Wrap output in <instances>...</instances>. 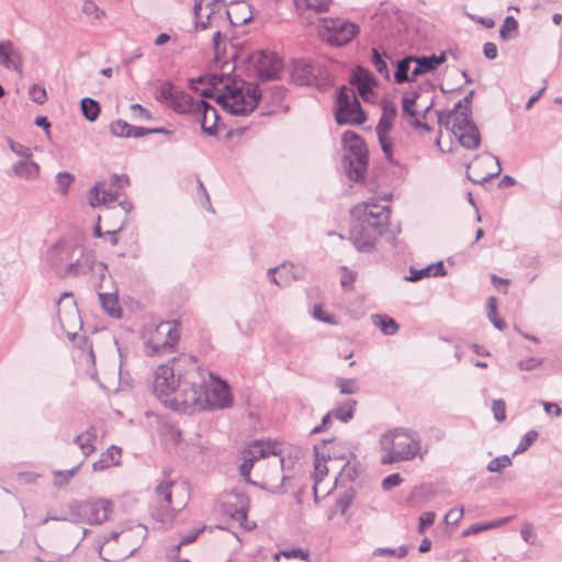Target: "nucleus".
<instances>
[{"mask_svg":"<svg viewBox=\"0 0 562 562\" xmlns=\"http://www.w3.org/2000/svg\"><path fill=\"white\" fill-rule=\"evenodd\" d=\"M384 454L382 464L413 460L420 451V440L416 431L406 428H395L384 432L380 439Z\"/></svg>","mask_w":562,"mask_h":562,"instance_id":"nucleus-5","label":"nucleus"},{"mask_svg":"<svg viewBox=\"0 0 562 562\" xmlns=\"http://www.w3.org/2000/svg\"><path fill=\"white\" fill-rule=\"evenodd\" d=\"M90 283L91 286L97 291L100 292L103 289V282L109 277V268L108 265L103 261H94L90 272Z\"/></svg>","mask_w":562,"mask_h":562,"instance_id":"nucleus-29","label":"nucleus"},{"mask_svg":"<svg viewBox=\"0 0 562 562\" xmlns=\"http://www.w3.org/2000/svg\"><path fill=\"white\" fill-rule=\"evenodd\" d=\"M415 59L414 55H408L396 63V69L394 71V81L397 85H402L405 82H412L415 80L413 77V71L409 75L411 65Z\"/></svg>","mask_w":562,"mask_h":562,"instance_id":"nucleus-26","label":"nucleus"},{"mask_svg":"<svg viewBox=\"0 0 562 562\" xmlns=\"http://www.w3.org/2000/svg\"><path fill=\"white\" fill-rule=\"evenodd\" d=\"M81 464L82 462L67 471H55L54 485L57 487L66 486L69 483L70 479H72L77 474Z\"/></svg>","mask_w":562,"mask_h":562,"instance_id":"nucleus-41","label":"nucleus"},{"mask_svg":"<svg viewBox=\"0 0 562 562\" xmlns=\"http://www.w3.org/2000/svg\"><path fill=\"white\" fill-rule=\"evenodd\" d=\"M512 464V459L507 456H499L491 460L486 467L488 472H501L503 469Z\"/></svg>","mask_w":562,"mask_h":562,"instance_id":"nucleus-46","label":"nucleus"},{"mask_svg":"<svg viewBox=\"0 0 562 562\" xmlns=\"http://www.w3.org/2000/svg\"><path fill=\"white\" fill-rule=\"evenodd\" d=\"M447 60L446 52H442L439 55H430V56H415L413 63L416 64L413 69V77L415 79L420 76L431 71H435L441 64Z\"/></svg>","mask_w":562,"mask_h":562,"instance_id":"nucleus-20","label":"nucleus"},{"mask_svg":"<svg viewBox=\"0 0 562 562\" xmlns=\"http://www.w3.org/2000/svg\"><path fill=\"white\" fill-rule=\"evenodd\" d=\"M402 481L403 479L398 473L390 474L382 480V488L384 491H390L391 488L398 486Z\"/></svg>","mask_w":562,"mask_h":562,"instance_id":"nucleus-63","label":"nucleus"},{"mask_svg":"<svg viewBox=\"0 0 562 562\" xmlns=\"http://www.w3.org/2000/svg\"><path fill=\"white\" fill-rule=\"evenodd\" d=\"M371 318L373 325L380 328V330L386 336H393L398 331L400 326L391 316L373 314Z\"/></svg>","mask_w":562,"mask_h":562,"instance_id":"nucleus-30","label":"nucleus"},{"mask_svg":"<svg viewBox=\"0 0 562 562\" xmlns=\"http://www.w3.org/2000/svg\"><path fill=\"white\" fill-rule=\"evenodd\" d=\"M392 127H393V121L380 117V120L376 124V127H375L378 138L387 136V134L391 132Z\"/></svg>","mask_w":562,"mask_h":562,"instance_id":"nucleus-59","label":"nucleus"},{"mask_svg":"<svg viewBox=\"0 0 562 562\" xmlns=\"http://www.w3.org/2000/svg\"><path fill=\"white\" fill-rule=\"evenodd\" d=\"M463 506L459 507V508H452L450 509L446 515H445V522L446 524H451V525H457L460 519L463 517Z\"/></svg>","mask_w":562,"mask_h":562,"instance_id":"nucleus-64","label":"nucleus"},{"mask_svg":"<svg viewBox=\"0 0 562 562\" xmlns=\"http://www.w3.org/2000/svg\"><path fill=\"white\" fill-rule=\"evenodd\" d=\"M231 496L234 499H227L223 503L224 513L234 520L239 521L247 530L255 528L256 524L247 525L248 497L243 493H232Z\"/></svg>","mask_w":562,"mask_h":562,"instance_id":"nucleus-15","label":"nucleus"},{"mask_svg":"<svg viewBox=\"0 0 562 562\" xmlns=\"http://www.w3.org/2000/svg\"><path fill=\"white\" fill-rule=\"evenodd\" d=\"M382 115L381 117L393 121L397 115V108L395 103L387 99L381 101Z\"/></svg>","mask_w":562,"mask_h":562,"instance_id":"nucleus-55","label":"nucleus"},{"mask_svg":"<svg viewBox=\"0 0 562 562\" xmlns=\"http://www.w3.org/2000/svg\"><path fill=\"white\" fill-rule=\"evenodd\" d=\"M29 95L32 99V101L37 104L45 103V101L47 99V93H46L45 88L37 83H34L31 86V88L29 90Z\"/></svg>","mask_w":562,"mask_h":562,"instance_id":"nucleus-50","label":"nucleus"},{"mask_svg":"<svg viewBox=\"0 0 562 562\" xmlns=\"http://www.w3.org/2000/svg\"><path fill=\"white\" fill-rule=\"evenodd\" d=\"M13 172L23 179H36L40 175L38 164L29 159H21L13 165Z\"/></svg>","mask_w":562,"mask_h":562,"instance_id":"nucleus-28","label":"nucleus"},{"mask_svg":"<svg viewBox=\"0 0 562 562\" xmlns=\"http://www.w3.org/2000/svg\"><path fill=\"white\" fill-rule=\"evenodd\" d=\"M416 102L411 98L408 92H405L402 98V113L404 116L415 117L417 111L414 109Z\"/></svg>","mask_w":562,"mask_h":562,"instance_id":"nucleus-52","label":"nucleus"},{"mask_svg":"<svg viewBox=\"0 0 562 562\" xmlns=\"http://www.w3.org/2000/svg\"><path fill=\"white\" fill-rule=\"evenodd\" d=\"M177 92L178 90L176 89L175 85L169 80H165L156 90V99L159 102L169 105Z\"/></svg>","mask_w":562,"mask_h":562,"instance_id":"nucleus-36","label":"nucleus"},{"mask_svg":"<svg viewBox=\"0 0 562 562\" xmlns=\"http://www.w3.org/2000/svg\"><path fill=\"white\" fill-rule=\"evenodd\" d=\"M157 335H165L166 339L162 342H154L153 340L148 342L153 353L171 351L180 338L178 323L161 322L157 326Z\"/></svg>","mask_w":562,"mask_h":562,"instance_id":"nucleus-17","label":"nucleus"},{"mask_svg":"<svg viewBox=\"0 0 562 562\" xmlns=\"http://www.w3.org/2000/svg\"><path fill=\"white\" fill-rule=\"evenodd\" d=\"M356 405L357 401L348 400L341 406L331 409L330 412L334 418L340 420L341 423H348L353 418Z\"/></svg>","mask_w":562,"mask_h":562,"instance_id":"nucleus-35","label":"nucleus"},{"mask_svg":"<svg viewBox=\"0 0 562 562\" xmlns=\"http://www.w3.org/2000/svg\"><path fill=\"white\" fill-rule=\"evenodd\" d=\"M436 515L434 512H425L419 516L418 532L424 533L426 528L431 526L435 521Z\"/></svg>","mask_w":562,"mask_h":562,"instance_id":"nucleus-61","label":"nucleus"},{"mask_svg":"<svg viewBox=\"0 0 562 562\" xmlns=\"http://www.w3.org/2000/svg\"><path fill=\"white\" fill-rule=\"evenodd\" d=\"M509 519H510L509 517H505L497 521H491V522H486V524H473L462 532V536L467 537V536L476 535L479 532L488 530L491 528L498 527V526L505 524L506 521H508Z\"/></svg>","mask_w":562,"mask_h":562,"instance_id":"nucleus-38","label":"nucleus"},{"mask_svg":"<svg viewBox=\"0 0 562 562\" xmlns=\"http://www.w3.org/2000/svg\"><path fill=\"white\" fill-rule=\"evenodd\" d=\"M80 109L83 117L89 122H94L100 115V103L89 97L81 99Z\"/></svg>","mask_w":562,"mask_h":562,"instance_id":"nucleus-33","label":"nucleus"},{"mask_svg":"<svg viewBox=\"0 0 562 562\" xmlns=\"http://www.w3.org/2000/svg\"><path fill=\"white\" fill-rule=\"evenodd\" d=\"M542 363H543L542 358L530 357V358L520 360L517 366L521 371H531V370L540 367Z\"/></svg>","mask_w":562,"mask_h":562,"instance_id":"nucleus-58","label":"nucleus"},{"mask_svg":"<svg viewBox=\"0 0 562 562\" xmlns=\"http://www.w3.org/2000/svg\"><path fill=\"white\" fill-rule=\"evenodd\" d=\"M319 69L312 61L297 59L293 63L292 79L296 85L315 87L318 91L325 92L330 87L327 78L318 76Z\"/></svg>","mask_w":562,"mask_h":562,"instance_id":"nucleus-13","label":"nucleus"},{"mask_svg":"<svg viewBox=\"0 0 562 562\" xmlns=\"http://www.w3.org/2000/svg\"><path fill=\"white\" fill-rule=\"evenodd\" d=\"M357 495V491L355 487H347L336 499V506L338 507L341 515H345L347 509L352 504L355 497Z\"/></svg>","mask_w":562,"mask_h":562,"instance_id":"nucleus-37","label":"nucleus"},{"mask_svg":"<svg viewBox=\"0 0 562 562\" xmlns=\"http://www.w3.org/2000/svg\"><path fill=\"white\" fill-rule=\"evenodd\" d=\"M75 177L67 172V171H60L56 176V182L63 193H66L68 191V188L74 182Z\"/></svg>","mask_w":562,"mask_h":562,"instance_id":"nucleus-56","label":"nucleus"},{"mask_svg":"<svg viewBox=\"0 0 562 562\" xmlns=\"http://www.w3.org/2000/svg\"><path fill=\"white\" fill-rule=\"evenodd\" d=\"M121 448L111 446L103 452L100 459L92 464L93 471H103L110 465H117L120 463Z\"/></svg>","mask_w":562,"mask_h":562,"instance_id":"nucleus-27","label":"nucleus"},{"mask_svg":"<svg viewBox=\"0 0 562 562\" xmlns=\"http://www.w3.org/2000/svg\"><path fill=\"white\" fill-rule=\"evenodd\" d=\"M247 63L261 81L273 80L283 68L281 58L269 50H256L246 57Z\"/></svg>","mask_w":562,"mask_h":562,"instance_id":"nucleus-11","label":"nucleus"},{"mask_svg":"<svg viewBox=\"0 0 562 562\" xmlns=\"http://www.w3.org/2000/svg\"><path fill=\"white\" fill-rule=\"evenodd\" d=\"M262 92L257 85L227 79L216 95V103L235 116H247L259 104Z\"/></svg>","mask_w":562,"mask_h":562,"instance_id":"nucleus-4","label":"nucleus"},{"mask_svg":"<svg viewBox=\"0 0 562 562\" xmlns=\"http://www.w3.org/2000/svg\"><path fill=\"white\" fill-rule=\"evenodd\" d=\"M351 216L358 220L349 233V239L360 252H371L375 248L376 237L382 236L390 222L391 210L372 200L353 206Z\"/></svg>","mask_w":562,"mask_h":562,"instance_id":"nucleus-3","label":"nucleus"},{"mask_svg":"<svg viewBox=\"0 0 562 562\" xmlns=\"http://www.w3.org/2000/svg\"><path fill=\"white\" fill-rule=\"evenodd\" d=\"M74 524L101 525L112 513L113 504L104 498L72 501L68 504Z\"/></svg>","mask_w":562,"mask_h":562,"instance_id":"nucleus-9","label":"nucleus"},{"mask_svg":"<svg viewBox=\"0 0 562 562\" xmlns=\"http://www.w3.org/2000/svg\"><path fill=\"white\" fill-rule=\"evenodd\" d=\"M431 268L426 267L423 269H411L409 276L405 278V280L409 282H417L424 279L425 277H430Z\"/></svg>","mask_w":562,"mask_h":562,"instance_id":"nucleus-60","label":"nucleus"},{"mask_svg":"<svg viewBox=\"0 0 562 562\" xmlns=\"http://www.w3.org/2000/svg\"><path fill=\"white\" fill-rule=\"evenodd\" d=\"M385 53H380L376 47L371 49V63L374 66L375 70L383 76L384 79L389 80L391 78V72L387 67V63L385 60Z\"/></svg>","mask_w":562,"mask_h":562,"instance_id":"nucleus-34","label":"nucleus"},{"mask_svg":"<svg viewBox=\"0 0 562 562\" xmlns=\"http://www.w3.org/2000/svg\"><path fill=\"white\" fill-rule=\"evenodd\" d=\"M349 83L355 87L364 102L374 94L378 80L374 75L362 66H357L350 75Z\"/></svg>","mask_w":562,"mask_h":562,"instance_id":"nucleus-14","label":"nucleus"},{"mask_svg":"<svg viewBox=\"0 0 562 562\" xmlns=\"http://www.w3.org/2000/svg\"><path fill=\"white\" fill-rule=\"evenodd\" d=\"M359 32L358 24L342 18H323L318 24L321 38L337 47L349 44Z\"/></svg>","mask_w":562,"mask_h":562,"instance_id":"nucleus-10","label":"nucleus"},{"mask_svg":"<svg viewBox=\"0 0 562 562\" xmlns=\"http://www.w3.org/2000/svg\"><path fill=\"white\" fill-rule=\"evenodd\" d=\"M453 135L459 139V143L465 149H476L481 145V134L476 125H471L468 130H462Z\"/></svg>","mask_w":562,"mask_h":562,"instance_id":"nucleus-24","label":"nucleus"},{"mask_svg":"<svg viewBox=\"0 0 562 562\" xmlns=\"http://www.w3.org/2000/svg\"><path fill=\"white\" fill-rule=\"evenodd\" d=\"M453 122L451 124V133H457L462 130L470 128L471 125H476L472 120V110L469 106H465L464 110L458 111L456 115L452 116Z\"/></svg>","mask_w":562,"mask_h":562,"instance_id":"nucleus-32","label":"nucleus"},{"mask_svg":"<svg viewBox=\"0 0 562 562\" xmlns=\"http://www.w3.org/2000/svg\"><path fill=\"white\" fill-rule=\"evenodd\" d=\"M196 366V358L189 355H180L159 366L154 374L153 393L166 406L186 413V404H180L179 400L184 398V378Z\"/></svg>","mask_w":562,"mask_h":562,"instance_id":"nucleus-2","label":"nucleus"},{"mask_svg":"<svg viewBox=\"0 0 562 562\" xmlns=\"http://www.w3.org/2000/svg\"><path fill=\"white\" fill-rule=\"evenodd\" d=\"M296 13L308 19L310 14L324 13L329 10L331 0H293Z\"/></svg>","mask_w":562,"mask_h":562,"instance_id":"nucleus-21","label":"nucleus"},{"mask_svg":"<svg viewBox=\"0 0 562 562\" xmlns=\"http://www.w3.org/2000/svg\"><path fill=\"white\" fill-rule=\"evenodd\" d=\"M186 413L204 409H224L233 405L234 398L228 383L206 368H193L184 378Z\"/></svg>","mask_w":562,"mask_h":562,"instance_id":"nucleus-1","label":"nucleus"},{"mask_svg":"<svg viewBox=\"0 0 562 562\" xmlns=\"http://www.w3.org/2000/svg\"><path fill=\"white\" fill-rule=\"evenodd\" d=\"M244 453L254 461L265 459L270 454H277L274 448L269 442L265 443L258 440L254 441Z\"/></svg>","mask_w":562,"mask_h":562,"instance_id":"nucleus-31","label":"nucleus"},{"mask_svg":"<svg viewBox=\"0 0 562 562\" xmlns=\"http://www.w3.org/2000/svg\"><path fill=\"white\" fill-rule=\"evenodd\" d=\"M492 411L497 422H504L506 419V404L503 400H494Z\"/></svg>","mask_w":562,"mask_h":562,"instance_id":"nucleus-57","label":"nucleus"},{"mask_svg":"<svg viewBox=\"0 0 562 562\" xmlns=\"http://www.w3.org/2000/svg\"><path fill=\"white\" fill-rule=\"evenodd\" d=\"M255 461L244 453V461L239 465V475L248 483L256 485V482L250 480V472L254 468Z\"/></svg>","mask_w":562,"mask_h":562,"instance_id":"nucleus-49","label":"nucleus"},{"mask_svg":"<svg viewBox=\"0 0 562 562\" xmlns=\"http://www.w3.org/2000/svg\"><path fill=\"white\" fill-rule=\"evenodd\" d=\"M357 471L353 467L349 465V462L345 464V467L339 472L338 477L336 479V484L340 483H351L356 480Z\"/></svg>","mask_w":562,"mask_h":562,"instance_id":"nucleus-51","label":"nucleus"},{"mask_svg":"<svg viewBox=\"0 0 562 562\" xmlns=\"http://www.w3.org/2000/svg\"><path fill=\"white\" fill-rule=\"evenodd\" d=\"M490 157L495 160L496 170L493 171V172L487 173L485 177H483L481 179H475V178H472L471 176L468 175L469 180H471L473 183L482 184L484 182L491 181L492 179H494V178H496V177H498L501 175L502 166H501L499 158L497 156H494V155H491Z\"/></svg>","mask_w":562,"mask_h":562,"instance_id":"nucleus-54","label":"nucleus"},{"mask_svg":"<svg viewBox=\"0 0 562 562\" xmlns=\"http://www.w3.org/2000/svg\"><path fill=\"white\" fill-rule=\"evenodd\" d=\"M334 439L322 440L321 443L314 446V454H315V472L321 476L327 474L326 460L331 458H339L336 453H330L327 449L328 445H333Z\"/></svg>","mask_w":562,"mask_h":562,"instance_id":"nucleus-22","label":"nucleus"},{"mask_svg":"<svg viewBox=\"0 0 562 562\" xmlns=\"http://www.w3.org/2000/svg\"><path fill=\"white\" fill-rule=\"evenodd\" d=\"M79 250L80 256L68 262L66 268L61 270L59 279L78 278L90 272L95 261V255L92 251H86L81 246Z\"/></svg>","mask_w":562,"mask_h":562,"instance_id":"nucleus-16","label":"nucleus"},{"mask_svg":"<svg viewBox=\"0 0 562 562\" xmlns=\"http://www.w3.org/2000/svg\"><path fill=\"white\" fill-rule=\"evenodd\" d=\"M74 443L79 446V448L82 451V454L86 458L89 457L95 450L93 443H90V439H86V435H83L82 432L74 438Z\"/></svg>","mask_w":562,"mask_h":562,"instance_id":"nucleus-53","label":"nucleus"},{"mask_svg":"<svg viewBox=\"0 0 562 562\" xmlns=\"http://www.w3.org/2000/svg\"><path fill=\"white\" fill-rule=\"evenodd\" d=\"M132 125L124 120H116L110 124V132L116 137L130 138Z\"/></svg>","mask_w":562,"mask_h":562,"instance_id":"nucleus-43","label":"nucleus"},{"mask_svg":"<svg viewBox=\"0 0 562 562\" xmlns=\"http://www.w3.org/2000/svg\"><path fill=\"white\" fill-rule=\"evenodd\" d=\"M286 90L283 86H271L269 90L266 92L265 95H262L266 99H269V101L273 105H280L283 99L285 98Z\"/></svg>","mask_w":562,"mask_h":562,"instance_id":"nucleus-42","label":"nucleus"},{"mask_svg":"<svg viewBox=\"0 0 562 562\" xmlns=\"http://www.w3.org/2000/svg\"><path fill=\"white\" fill-rule=\"evenodd\" d=\"M103 183L97 182L89 191L90 205L92 207L115 202L119 199V191L112 189H102Z\"/></svg>","mask_w":562,"mask_h":562,"instance_id":"nucleus-23","label":"nucleus"},{"mask_svg":"<svg viewBox=\"0 0 562 562\" xmlns=\"http://www.w3.org/2000/svg\"><path fill=\"white\" fill-rule=\"evenodd\" d=\"M344 149L342 167L348 178L361 182L366 178L369 153L362 137L353 131H346L341 137Z\"/></svg>","mask_w":562,"mask_h":562,"instance_id":"nucleus-6","label":"nucleus"},{"mask_svg":"<svg viewBox=\"0 0 562 562\" xmlns=\"http://www.w3.org/2000/svg\"><path fill=\"white\" fill-rule=\"evenodd\" d=\"M518 30V22L517 20L508 15L505 18L504 23L499 30V36L503 41H509L514 38L515 35H512L510 33H516Z\"/></svg>","mask_w":562,"mask_h":562,"instance_id":"nucleus-39","label":"nucleus"},{"mask_svg":"<svg viewBox=\"0 0 562 562\" xmlns=\"http://www.w3.org/2000/svg\"><path fill=\"white\" fill-rule=\"evenodd\" d=\"M9 147L13 153L21 156L23 159H29L32 156L29 147H26L20 143H16L12 139H9Z\"/></svg>","mask_w":562,"mask_h":562,"instance_id":"nucleus-62","label":"nucleus"},{"mask_svg":"<svg viewBox=\"0 0 562 562\" xmlns=\"http://www.w3.org/2000/svg\"><path fill=\"white\" fill-rule=\"evenodd\" d=\"M22 56L18 48L11 41L0 42V66L5 69L14 70L19 74L22 72Z\"/></svg>","mask_w":562,"mask_h":562,"instance_id":"nucleus-18","label":"nucleus"},{"mask_svg":"<svg viewBox=\"0 0 562 562\" xmlns=\"http://www.w3.org/2000/svg\"><path fill=\"white\" fill-rule=\"evenodd\" d=\"M538 436H539V434L537 430L527 431L524 435V437L521 438L517 448L515 449L514 454H518V453L526 451L533 443V441L538 438Z\"/></svg>","mask_w":562,"mask_h":562,"instance_id":"nucleus-47","label":"nucleus"},{"mask_svg":"<svg viewBox=\"0 0 562 562\" xmlns=\"http://www.w3.org/2000/svg\"><path fill=\"white\" fill-rule=\"evenodd\" d=\"M80 249L78 243L66 238L58 239L44 255L45 263L60 278L61 270L74 259L76 251Z\"/></svg>","mask_w":562,"mask_h":562,"instance_id":"nucleus-12","label":"nucleus"},{"mask_svg":"<svg viewBox=\"0 0 562 562\" xmlns=\"http://www.w3.org/2000/svg\"><path fill=\"white\" fill-rule=\"evenodd\" d=\"M407 552H408L407 546L402 544L396 549L378 548L374 550L373 554L375 557L391 555V557H396L398 559H402V558L406 557Z\"/></svg>","mask_w":562,"mask_h":562,"instance_id":"nucleus-45","label":"nucleus"},{"mask_svg":"<svg viewBox=\"0 0 562 562\" xmlns=\"http://www.w3.org/2000/svg\"><path fill=\"white\" fill-rule=\"evenodd\" d=\"M303 276V270L294 267L293 265H281L280 267L270 268L268 270V277L280 288H283L290 283V280H299Z\"/></svg>","mask_w":562,"mask_h":562,"instance_id":"nucleus-19","label":"nucleus"},{"mask_svg":"<svg viewBox=\"0 0 562 562\" xmlns=\"http://www.w3.org/2000/svg\"><path fill=\"white\" fill-rule=\"evenodd\" d=\"M175 112L180 114H191L200 123L203 133L214 136L217 133L214 126L205 127L207 114H212L214 121L218 120L216 109L203 99L195 100L189 93L178 90L169 105Z\"/></svg>","mask_w":562,"mask_h":562,"instance_id":"nucleus-7","label":"nucleus"},{"mask_svg":"<svg viewBox=\"0 0 562 562\" xmlns=\"http://www.w3.org/2000/svg\"><path fill=\"white\" fill-rule=\"evenodd\" d=\"M280 555H283L286 559L307 560L308 559V551L303 550L301 548L286 549V550L280 551L279 553H276L274 554V559L279 560Z\"/></svg>","mask_w":562,"mask_h":562,"instance_id":"nucleus-48","label":"nucleus"},{"mask_svg":"<svg viewBox=\"0 0 562 562\" xmlns=\"http://www.w3.org/2000/svg\"><path fill=\"white\" fill-rule=\"evenodd\" d=\"M334 115L338 125H361L367 121L355 90L346 85L336 92Z\"/></svg>","mask_w":562,"mask_h":562,"instance_id":"nucleus-8","label":"nucleus"},{"mask_svg":"<svg viewBox=\"0 0 562 562\" xmlns=\"http://www.w3.org/2000/svg\"><path fill=\"white\" fill-rule=\"evenodd\" d=\"M336 386L341 394H356L359 391L356 379L337 378Z\"/></svg>","mask_w":562,"mask_h":562,"instance_id":"nucleus-44","label":"nucleus"},{"mask_svg":"<svg viewBox=\"0 0 562 562\" xmlns=\"http://www.w3.org/2000/svg\"><path fill=\"white\" fill-rule=\"evenodd\" d=\"M100 304L103 308V311L114 318H120L122 316V308L119 304L117 295L116 293H105V292H98Z\"/></svg>","mask_w":562,"mask_h":562,"instance_id":"nucleus-25","label":"nucleus"},{"mask_svg":"<svg viewBox=\"0 0 562 562\" xmlns=\"http://www.w3.org/2000/svg\"><path fill=\"white\" fill-rule=\"evenodd\" d=\"M173 481H164L159 485L156 486V494L164 499L166 510L170 509L172 493L171 488L173 487Z\"/></svg>","mask_w":562,"mask_h":562,"instance_id":"nucleus-40","label":"nucleus"}]
</instances>
